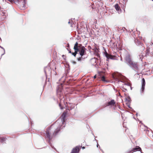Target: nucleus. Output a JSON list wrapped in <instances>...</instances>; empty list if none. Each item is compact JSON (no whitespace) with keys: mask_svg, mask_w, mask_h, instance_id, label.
Instances as JSON below:
<instances>
[{"mask_svg":"<svg viewBox=\"0 0 153 153\" xmlns=\"http://www.w3.org/2000/svg\"><path fill=\"white\" fill-rule=\"evenodd\" d=\"M56 123L48 128L46 131L45 136L46 137L50 140L52 138L51 133H53V136H55L60 131V128L57 127Z\"/></svg>","mask_w":153,"mask_h":153,"instance_id":"nucleus-1","label":"nucleus"},{"mask_svg":"<svg viewBox=\"0 0 153 153\" xmlns=\"http://www.w3.org/2000/svg\"><path fill=\"white\" fill-rule=\"evenodd\" d=\"M113 77L114 78H116L117 79H118V78L117 77H115L114 76H113Z\"/></svg>","mask_w":153,"mask_h":153,"instance_id":"nucleus-24","label":"nucleus"},{"mask_svg":"<svg viewBox=\"0 0 153 153\" xmlns=\"http://www.w3.org/2000/svg\"><path fill=\"white\" fill-rule=\"evenodd\" d=\"M140 129L142 131H146V133L149 137H153V133L147 130V127L143 124H141L140 126Z\"/></svg>","mask_w":153,"mask_h":153,"instance_id":"nucleus-4","label":"nucleus"},{"mask_svg":"<svg viewBox=\"0 0 153 153\" xmlns=\"http://www.w3.org/2000/svg\"><path fill=\"white\" fill-rule=\"evenodd\" d=\"M114 7L115 9L117 11H119L120 10H121L120 7L119 6L118 4H117L114 5Z\"/></svg>","mask_w":153,"mask_h":153,"instance_id":"nucleus-14","label":"nucleus"},{"mask_svg":"<svg viewBox=\"0 0 153 153\" xmlns=\"http://www.w3.org/2000/svg\"><path fill=\"white\" fill-rule=\"evenodd\" d=\"M70 22H68V23H70Z\"/></svg>","mask_w":153,"mask_h":153,"instance_id":"nucleus-27","label":"nucleus"},{"mask_svg":"<svg viewBox=\"0 0 153 153\" xmlns=\"http://www.w3.org/2000/svg\"><path fill=\"white\" fill-rule=\"evenodd\" d=\"M96 75L94 76V79L96 78Z\"/></svg>","mask_w":153,"mask_h":153,"instance_id":"nucleus-25","label":"nucleus"},{"mask_svg":"<svg viewBox=\"0 0 153 153\" xmlns=\"http://www.w3.org/2000/svg\"><path fill=\"white\" fill-rule=\"evenodd\" d=\"M62 86H60L59 87H58L57 89V91L58 93L59 92H60L62 91Z\"/></svg>","mask_w":153,"mask_h":153,"instance_id":"nucleus-15","label":"nucleus"},{"mask_svg":"<svg viewBox=\"0 0 153 153\" xmlns=\"http://www.w3.org/2000/svg\"><path fill=\"white\" fill-rule=\"evenodd\" d=\"M59 107H60V108L61 109H63V108H62V107L61 106V105L60 102L59 103Z\"/></svg>","mask_w":153,"mask_h":153,"instance_id":"nucleus-20","label":"nucleus"},{"mask_svg":"<svg viewBox=\"0 0 153 153\" xmlns=\"http://www.w3.org/2000/svg\"><path fill=\"white\" fill-rule=\"evenodd\" d=\"M76 63V62H74V63Z\"/></svg>","mask_w":153,"mask_h":153,"instance_id":"nucleus-28","label":"nucleus"},{"mask_svg":"<svg viewBox=\"0 0 153 153\" xmlns=\"http://www.w3.org/2000/svg\"><path fill=\"white\" fill-rule=\"evenodd\" d=\"M150 52L149 48H147L146 50V55H148Z\"/></svg>","mask_w":153,"mask_h":153,"instance_id":"nucleus-18","label":"nucleus"},{"mask_svg":"<svg viewBox=\"0 0 153 153\" xmlns=\"http://www.w3.org/2000/svg\"><path fill=\"white\" fill-rule=\"evenodd\" d=\"M83 56H80L79 58H77V60L79 61H81L82 59H84V58L83 57Z\"/></svg>","mask_w":153,"mask_h":153,"instance_id":"nucleus-16","label":"nucleus"},{"mask_svg":"<svg viewBox=\"0 0 153 153\" xmlns=\"http://www.w3.org/2000/svg\"><path fill=\"white\" fill-rule=\"evenodd\" d=\"M106 105L108 106H116V102L114 100H112L111 101L108 102L106 104Z\"/></svg>","mask_w":153,"mask_h":153,"instance_id":"nucleus-8","label":"nucleus"},{"mask_svg":"<svg viewBox=\"0 0 153 153\" xmlns=\"http://www.w3.org/2000/svg\"><path fill=\"white\" fill-rule=\"evenodd\" d=\"M133 152H132L131 151V150L130 151H128L127 152V153H132Z\"/></svg>","mask_w":153,"mask_h":153,"instance_id":"nucleus-21","label":"nucleus"},{"mask_svg":"<svg viewBox=\"0 0 153 153\" xmlns=\"http://www.w3.org/2000/svg\"><path fill=\"white\" fill-rule=\"evenodd\" d=\"M79 151V148L78 146H76L73 149L71 153H78Z\"/></svg>","mask_w":153,"mask_h":153,"instance_id":"nucleus-12","label":"nucleus"},{"mask_svg":"<svg viewBox=\"0 0 153 153\" xmlns=\"http://www.w3.org/2000/svg\"><path fill=\"white\" fill-rule=\"evenodd\" d=\"M82 148L83 149H85V147H83Z\"/></svg>","mask_w":153,"mask_h":153,"instance_id":"nucleus-26","label":"nucleus"},{"mask_svg":"<svg viewBox=\"0 0 153 153\" xmlns=\"http://www.w3.org/2000/svg\"><path fill=\"white\" fill-rule=\"evenodd\" d=\"M6 13L3 12L0 16V21L4 20L6 18Z\"/></svg>","mask_w":153,"mask_h":153,"instance_id":"nucleus-9","label":"nucleus"},{"mask_svg":"<svg viewBox=\"0 0 153 153\" xmlns=\"http://www.w3.org/2000/svg\"><path fill=\"white\" fill-rule=\"evenodd\" d=\"M6 139V138L4 137H1L0 138V141L1 143H3L4 141Z\"/></svg>","mask_w":153,"mask_h":153,"instance_id":"nucleus-17","label":"nucleus"},{"mask_svg":"<svg viewBox=\"0 0 153 153\" xmlns=\"http://www.w3.org/2000/svg\"><path fill=\"white\" fill-rule=\"evenodd\" d=\"M69 53H71V54H72V52H71V50H70L69 51Z\"/></svg>","mask_w":153,"mask_h":153,"instance_id":"nucleus-22","label":"nucleus"},{"mask_svg":"<svg viewBox=\"0 0 153 153\" xmlns=\"http://www.w3.org/2000/svg\"><path fill=\"white\" fill-rule=\"evenodd\" d=\"M141 151V149L139 146H136L135 148H133L132 149H131V151H132V152H136V151Z\"/></svg>","mask_w":153,"mask_h":153,"instance_id":"nucleus-13","label":"nucleus"},{"mask_svg":"<svg viewBox=\"0 0 153 153\" xmlns=\"http://www.w3.org/2000/svg\"><path fill=\"white\" fill-rule=\"evenodd\" d=\"M6 1H9L12 4L15 3L21 9L25 8L26 0H5Z\"/></svg>","mask_w":153,"mask_h":153,"instance_id":"nucleus-3","label":"nucleus"},{"mask_svg":"<svg viewBox=\"0 0 153 153\" xmlns=\"http://www.w3.org/2000/svg\"><path fill=\"white\" fill-rule=\"evenodd\" d=\"M142 86L141 89V91L142 92H144L146 85V82L144 78H142L141 82Z\"/></svg>","mask_w":153,"mask_h":153,"instance_id":"nucleus-7","label":"nucleus"},{"mask_svg":"<svg viewBox=\"0 0 153 153\" xmlns=\"http://www.w3.org/2000/svg\"><path fill=\"white\" fill-rule=\"evenodd\" d=\"M105 56L108 59H114L115 56L110 54H108L107 52H106L105 53Z\"/></svg>","mask_w":153,"mask_h":153,"instance_id":"nucleus-10","label":"nucleus"},{"mask_svg":"<svg viewBox=\"0 0 153 153\" xmlns=\"http://www.w3.org/2000/svg\"><path fill=\"white\" fill-rule=\"evenodd\" d=\"M80 45L81 46V44H79L77 42H76L74 45V49L75 51L74 52H72V54L75 57L76 56V54L78 52H79V47H80Z\"/></svg>","mask_w":153,"mask_h":153,"instance_id":"nucleus-5","label":"nucleus"},{"mask_svg":"<svg viewBox=\"0 0 153 153\" xmlns=\"http://www.w3.org/2000/svg\"><path fill=\"white\" fill-rule=\"evenodd\" d=\"M67 110L66 111H65L62 114V115L61 117L62 119V123L64 122L65 121V118L67 114Z\"/></svg>","mask_w":153,"mask_h":153,"instance_id":"nucleus-11","label":"nucleus"},{"mask_svg":"<svg viewBox=\"0 0 153 153\" xmlns=\"http://www.w3.org/2000/svg\"><path fill=\"white\" fill-rule=\"evenodd\" d=\"M80 47H79V54L80 56H83L86 54V48L83 46H82L81 44V46L80 45Z\"/></svg>","mask_w":153,"mask_h":153,"instance_id":"nucleus-6","label":"nucleus"},{"mask_svg":"<svg viewBox=\"0 0 153 153\" xmlns=\"http://www.w3.org/2000/svg\"><path fill=\"white\" fill-rule=\"evenodd\" d=\"M125 59L126 63L134 70L138 71L139 69V65L137 62L132 61L129 54L126 55Z\"/></svg>","mask_w":153,"mask_h":153,"instance_id":"nucleus-2","label":"nucleus"},{"mask_svg":"<svg viewBox=\"0 0 153 153\" xmlns=\"http://www.w3.org/2000/svg\"><path fill=\"white\" fill-rule=\"evenodd\" d=\"M101 80L103 81H105V78L104 76H102L101 77Z\"/></svg>","mask_w":153,"mask_h":153,"instance_id":"nucleus-19","label":"nucleus"},{"mask_svg":"<svg viewBox=\"0 0 153 153\" xmlns=\"http://www.w3.org/2000/svg\"><path fill=\"white\" fill-rule=\"evenodd\" d=\"M128 86L131 87V84L130 83H128Z\"/></svg>","mask_w":153,"mask_h":153,"instance_id":"nucleus-23","label":"nucleus"}]
</instances>
